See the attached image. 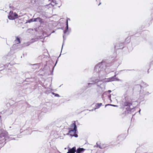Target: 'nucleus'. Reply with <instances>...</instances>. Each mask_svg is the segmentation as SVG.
Listing matches in <instances>:
<instances>
[{"label":"nucleus","instance_id":"1","mask_svg":"<svg viewBox=\"0 0 153 153\" xmlns=\"http://www.w3.org/2000/svg\"><path fill=\"white\" fill-rule=\"evenodd\" d=\"M94 70L98 74L96 77L92 78L89 79L90 82L88 83V85L94 84L99 82L102 81V80L100 78L105 74L103 69L102 68L101 63H99L95 66Z\"/></svg>","mask_w":153,"mask_h":153},{"label":"nucleus","instance_id":"2","mask_svg":"<svg viewBox=\"0 0 153 153\" xmlns=\"http://www.w3.org/2000/svg\"><path fill=\"white\" fill-rule=\"evenodd\" d=\"M8 135V133L4 129H0V144L5 141V138Z\"/></svg>","mask_w":153,"mask_h":153},{"label":"nucleus","instance_id":"3","mask_svg":"<svg viewBox=\"0 0 153 153\" xmlns=\"http://www.w3.org/2000/svg\"><path fill=\"white\" fill-rule=\"evenodd\" d=\"M69 133L67 134H70L71 136H74L76 133V127L75 123H72L71 126V128H68Z\"/></svg>","mask_w":153,"mask_h":153},{"label":"nucleus","instance_id":"4","mask_svg":"<svg viewBox=\"0 0 153 153\" xmlns=\"http://www.w3.org/2000/svg\"><path fill=\"white\" fill-rule=\"evenodd\" d=\"M124 103V105L125 106H128L130 107V110L132 109L133 108H131L130 107L132 105V103L129 97L126 95L125 97V100L123 99ZM128 110H129L128 109Z\"/></svg>","mask_w":153,"mask_h":153},{"label":"nucleus","instance_id":"5","mask_svg":"<svg viewBox=\"0 0 153 153\" xmlns=\"http://www.w3.org/2000/svg\"><path fill=\"white\" fill-rule=\"evenodd\" d=\"M116 75H115L114 76L112 77H111L108 78H105L104 80V82H112L113 81H119L120 79H117V78L115 77Z\"/></svg>","mask_w":153,"mask_h":153},{"label":"nucleus","instance_id":"6","mask_svg":"<svg viewBox=\"0 0 153 153\" xmlns=\"http://www.w3.org/2000/svg\"><path fill=\"white\" fill-rule=\"evenodd\" d=\"M17 14L16 13H13V12L10 11L9 13V15L8 16V18L10 20H13L16 18H17Z\"/></svg>","mask_w":153,"mask_h":153},{"label":"nucleus","instance_id":"7","mask_svg":"<svg viewBox=\"0 0 153 153\" xmlns=\"http://www.w3.org/2000/svg\"><path fill=\"white\" fill-rule=\"evenodd\" d=\"M59 4V6L58 7H60L61 5V1L60 0H53L52 3L51 4H49V5H51L54 6L55 5Z\"/></svg>","mask_w":153,"mask_h":153},{"label":"nucleus","instance_id":"8","mask_svg":"<svg viewBox=\"0 0 153 153\" xmlns=\"http://www.w3.org/2000/svg\"><path fill=\"white\" fill-rule=\"evenodd\" d=\"M76 148L75 147H74L68 151L67 153H74L76 151Z\"/></svg>","mask_w":153,"mask_h":153},{"label":"nucleus","instance_id":"9","mask_svg":"<svg viewBox=\"0 0 153 153\" xmlns=\"http://www.w3.org/2000/svg\"><path fill=\"white\" fill-rule=\"evenodd\" d=\"M85 150V149L83 148H79L77 149L76 153H82L84 152Z\"/></svg>","mask_w":153,"mask_h":153},{"label":"nucleus","instance_id":"10","mask_svg":"<svg viewBox=\"0 0 153 153\" xmlns=\"http://www.w3.org/2000/svg\"><path fill=\"white\" fill-rule=\"evenodd\" d=\"M37 22H39L40 23H42L43 22V20L39 17H38L37 18Z\"/></svg>","mask_w":153,"mask_h":153},{"label":"nucleus","instance_id":"11","mask_svg":"<svg viewBox=\"0 0 153 153\" xmlns=\"http://www.w3.org/2000/svg\"><path fill=\"white\" fill-rule=\"evenodd\" d=\"M69 32L70 31L68 30V27L67 28V27H66V29L64 31V34H66L68 33V34L69 33Z\"/></svg>","mask_w":153,"mask_h":153},{"label":"nucleus","instance_id":"12","mask_svg":"<svg viewBox=\"0 0 153 153\" xmlns=\"http://www.w3.org/2000/svg\"><path fill=\"white\" fill-rule=\"evenodd\" d=\"M102 103H97V104L96 105L97 107L96 108H99L102 105Z\"/></svg>","mask_w":153,"mask_h":153},{"label":"nucleus","instance_id":"13","mask_svg":"<svg viewBox=\"0 0 153 153\" xmlns=\"http://www.w3.org/2000/svg\"><path fill=\"white\" fill-rule=\"evenodd\" d=\"M15 41H16V43L17 44H19L20 42L19 39L18 37L16 38V40H15Z\"/></svg>","mask_w":153,"mask_h":153},{"label":"nucleus","instance_id":"14","mask_svg":"<svg viewBox=\"0 0 153 153\" xmlns=\"http://www.w3.org/2000/svg\"><path fill=\"white\" fill-rule=\"evenodd\" d=\"M70 20V19L69 18H68L67 20V22H66V25H67V27L68 28V20Z\"/></svg>","mask_w":153,"mask_h":153},{"label":"nucleus","instance_id":"15","mask_svg":"<svg viewBox=\"0 0 153 153\" xmlns=\"http://www.w3.org/2000/svg\"><path fill=\"white\" fill-rule=\"evenodd\" d=\"M107 105H111V106H113L114 107H117V105H114L108 104L106 105H105V106L106 107Z\"/></svg>","mask_w":153,"mask_h":153},{"label":"nucleus","instance_id":"16","mask_svg":"<svg viewBox=\"0 0 153 153\" xmlns=\"http://www.w3.org/2000/svg\"><path fill=\"white\" fill-rule=\"evenodd\" d=\"M37 18L34 19V20L33 21V22H37Z\"/></svg>","mask_w":153,"mask_h":153},{"label":"nucleus","instance_id":"17","mask_svg":"<svg viewBox=\"0 0 153 153\" xmlns=\"http://www.w3.org/2000/svg\"><path fill=\"white\" fill-rule=\"evenodd\" d=\"M55 96L56 97H59V96L58 94H55Z\"/></svg>","mask_w":153,"mask_h":153},{"label":"nucleus","instance_id":"18","mask_svg":"<svg viewBox=\"0 0 153 153\" xmlns=\"http://www.w3.org/2000/svg\"><path fill=\"white\" fill-rule=\"evenodd\" d=\"M108 97H109L110 100H111V95H110Z\"/></svg>","mask_w":153,"mask_h":153},{"label":"nucleus","instance_id":"19","mask_svg":"<svg viewBox=\"0 0 153 153\" xmlns=\"http://www.w3.org/2000/svg\"><path fill=\"white\" fill-rule=\"evenodd\" d=\"M108 92L109 93L111 92V90H108Z\"/></svg>","mask_w":153,"mask_h":153},{"label":"nucleus","instance_id":"20","mask_svg":"<svg viewBox=\"0 0 153 153\" xmlns=\"http://www.w3.org/2000/svg\"><path fill=\"white\" fill-rule=\"evenodd\" d=\"M101 4V3H100H100H99V4H98V5H99L100 4Z\"/></svg>","mask_w":153,"mask_h":153},{"label":"nucleus","instance_id":"21","mask_svg":"<svg viewBox=\"0 0 153 153\" xmlns=\"http://www.w3.org/2000/svg\"><path fill=\"white\" fill-rule=\"evenodd\" d=\"M75 136V137H77V135H76Z\"/></svg>","mask_w":153,"mask_h":153},{"label":"nucleus","instance_id":"22","mask_svg":"<svg viewBox=\"0 0 153 153\" xmlns=\"http://www.w3.org/2000/svg\"><path fill=\"white\" fill-rule=\"evenodd\" d=\"M140 109L139 111V113H140Z\"/></svg>","mask_w":153,"mask_h":153},{"label":"nucleus","instance_id":"23","mask_svg":"<svg viewBox=\"0 0 153 153\" xmlns=\"http://www.w3.org/2000/svg\"><path fill=\"white\" fill-rule=\"evenodd\" d=\"M64 35H63V38H64Z\"/></svg>","mask_w":153,"mask_h":153},{"label":"nucleus","instance_id":"24","mask_svg":"<svg viewBox=\"0 0 153 153\" xmlns=\"http://www.w3.org/2000/svg\"><path fill=\"white\" fill-rule=\"evenodd\" d=\"M96 1H97V0H96Z\"/></svg>","mask_w":153,"mask_h":153}]
</instances>
